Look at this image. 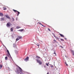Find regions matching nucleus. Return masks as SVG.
<instances>
[{
  "instance_id": "obj_1",
  "label": "nucleus",
  "mask_w": 74,
  "mask_h": 74,
  "mask_svg": "<svg viewBox=\"0 0 74 74\" xmlns=\"http://www.w3.org/2000/svg\"><path fill=\"white\" fill-rule=\"evenodd\" d=\"M17 73L18 74H19V73H20V74H25V73L23 71L19 72V70H17Z\"/></svg>"
},
{
  "instance_id": "obj_2",
  "label": "nucleus",
  "mask_w": 74,
  "mask_h": 74,
  "mask_svg": "<svg viewBox=\"0 0 74 74\" xmlns=\"http://www.w3.org/2000/svg\"><path fill=\"white\" fill-rule=\"evenodd\" d=\"M13 11H14V12H16V13H17V12H18V13H16L17 14V16H18V15H19V14H20V12H19L17 10H16L14 9H13Z\"/></svg>"
},
{
  "instance_id": "obj_3",
  "label": "nucleus",
  "mask_w": 74,
  "mask_h": 74,
  "mask_svg": "<svg viewBox=\"0 0 74 74\" xmlns=\"http://www.w3.org/2000/svg\"><path fill=\"white\" fill-rule=\"evenodd\" d=\"M36 61L37 63H38L40 65H41L42 64V62H41L40 60H36Z\"/></svg>"
},
{
  "instance_id": "obj_4",
  "label": "nucleus",
  "mask_w": 74,
  "mask_h": 74,
  "mask_svg": "<svg viewBox=\"0 0 74 74\" xmlns=\"http://www.w3.org/2000/svg\"><path fill=\"white\" fill-rule=\"evenodd\" d=\"M22 38V36H18V38H17L16 39V41H18L20 39H21Z\"/></svg>"
},
{
  "instance_id": "obj_5",
  "label": "nucleus",
  "mask_w": 74,
  "mask_h": 74,
  "mask_svg": "<svg viewBox=\"0 0 74 74\" xmlns=\"http://www.w3.org/2000/svg\"><path fill=\"white\" fill-rule=\"evenodd\" d=\"M7 52L9 55H7V56L9 57V58H11V55L10 53V52H9V51H8V50H7Z\"/></svg>"
},
{
  "instance_id": "obj_6",
  "label": "nucleus",
  "mask_w": 74,
  "mask_h": 74,
  "mask_svg": "<svg viewBox=\"0 0 74 74\" xmlns=\"http://www.w3.org/2000/svg\"><path fill=\"white\" fill-rule=\"evenodd\" d=\"M29 57H27L25 59H24V60L25 62H27V61H29Z\"/></svg>"
},
{
  "instance_id": "obj_7",
  "label": "nucleus",
  "mask_w": 74,
  "mask_h": 74,
  "mask_svg": "<svg viewBox=\"0 0 74 74\" xmlns=\"http://www.w3.org/2000/svg\"><path fill=\"white\" fill-rule=\"evenodd\" d=\"M6 26L7 27H10L11 26V23L10 22L6 24Z\"/></svg>"
},
{
  "instance_id": "obj_8",
  "label": "nucleus",
  "mask_w": 74,
  "mask_h": 74,
  "mask_svg": "<svg viewBox=\"0 0 74 74\" xmlns=\"http://www.w3.org/2000/svg\"><path fill=\"white\" fill-rule=\"evenodd\" d=\"M18 67L19 69V72H21V71H22V69L21 68V67H19V66H18Z\"/></svg>"
},
{
  "instance_id": "obj_9",
  "label": "nucleus",
  "mask_w": 74,
  "mask_h": 74,
  "mask_svg": "<svg viewBox=\"0 0 74 74\" xmlns=\"http://www.w3.org/2000/svg\"><path fill=\"white\" fill-rule=\"evenodd\" d=\"M71 52L73 53V56H74V51L73 50H71Z\"/></svg>"
},
{
  "instance_id": "obj_10",
  "label": "nucleus",
  "mask_w": 74,
  "mask_h": 74,
  "mask_svg": "<svg viewBox=\"0 0 74 74\" xmlns=\"http://www.w3.org/2000/svg\"><path fill=\"white\" fill-rule=\"evenodd\" d=\"M59 34L60 36L62 37H64V35H63V34Z\"/></svg>"
},
{
  "instance_id": "obj_11",
  "label": "nucleus",
  "mask_w": 74,
  "mask_h": 74,
  "mask_svg": "<svg viewBox=\"0 0 74 74\" xmlns=\"http://www.w3.org/2000/svg\"><path fill=\"white\" fill-rule=\"evenodd\" d=\"M5 16L6 18H8V19H10V16H9L8 15H6Z\"/></svg>"
},
{
  "instance_id": "obj_12",
  "label": "nucleus",
  "mask_w": 74,
  "mask_h": 74,
  "mask_svg": "<svg viewBox=\"0 0 74 74\" xmlns=\"http://www.w3.org/2000/svg\"><path fill=\"white\" fill-rule=\"evenodd\" d=\"M3 9L4 10H7V8H5V7H4L3 8Z\"/></svg>"
},
{
  "instance_id": "obj_13",
  "label": "nucleus",
  "mask_w": 74,
  "mask_h": 74,
  "mask_svg": "<svg viewBox=\"0 0 74 74\" xmlns=\"http://www.w3.org/2000/svg\"><path fill=\"white\" fill-rule=\"evenodd\" d=\"M4 18H1V21H4Z\"/></svg>"
},
{
  "instance_id": "obj_14",
  "label": "nucleus",
  "mask_w": 74,
  "mask_h": 74,
  "mask_svg": "<svg viewBox=\"0 0 74 74\" xmlns=\"http://www.w3.org/2000/svg\"><path fill=\"white\" fill-rule=\"evenodd\" d=\"M23 30H24V29H23L18 30V31H20V32H23Z\"/></svg>"
},
{
  "instance_id": "obj_15",
  "label": "nucleus",
  "mask_w": 74,
  "mask_h": 74,
  "mask_svg": "<svg viewBox=\"0 0 74 74\" xmlns=\"http://www.w3.org/2000/svg\"><path fill=\"white\" fill-rule=\"evenodd\" d=\"M3 13H0V16H3Z\"/></svg>"
},
{
  "instance_id": "obj_16",
  "label": "nucleus",
  "mask_w": 74,
  "mask_h": 74,
  "mask_svg": "<svg viewBox=\"0 0 74 74\" xmlns=\"http://www.w3.org/2000/svg\"><path fill=\"white\" fill-rule=\"evenodd\" d=\"M19 28H21V27L19 26H17L16 27V29H19Z\"/></svg>"
},
{
  "instance_id": "obj_17",
  "label": "nucleus",
  "mask_w": 74,
  "mask_h": 74,
  "mask_svg": "<svg viewBox=\"0 0 74 74\" xmlns=\"http://www.w3.org/2000/svg\"><path fill=\"white\" fill-rule=\"evenodd\" d=\"M36 45H37L38 47H39V46H40V44L39 43H36Z\"/></svg>"
},
{
  "instance_id": "obj_18",
  "label": "nucleus",
  "mask_w": 74,
  "mask_h": 74,
  "mask_svg": "<svg viewBox=\"0 0 74 74\" xmlns=\"http://www.w3.org/2000/svg\"><path fill=\"white\" fill-rule=\"evenodd\" d=\"M11 32H13V28H11L10 29Z\"/></svg>"
},
{
  "instance_id": "obj_19",
  "label": "nucleus",
  "mask_w": 74,
  "mask_h": 74,
  "mask_svg": "<svg viewBox=\"0 0 74 74\" xmlns=\"http://www.w3.org/2000/svg\"><path fill=\"white\" fill-rule=\"evenodd\" d=\"M5 60H7V59H8V58L7 56H6L5 57Z\"/></svg>"
},
{
  "instance_id": "obj_20",
  "label": "nucleus",
  "mask_w": 74,
  "mask_h": 74,
  "mask_svg": "<svg viewBox=\"0 0 74 74\" xmlns=\"http://www.w3.org/2000/svg\"><path fill=\"white\" fill-rule=\"evenodd\" d=\"M3 67V66L1 65H0V69H1Z\"/></svg>"
},
{
  "instance_id": "obj_21",
  "label": "nucleus",
  "mask_w": 74,
  "mask_h": 74,
  "mask_svg": "<svg viewBox=\"0 0 74 74\" xmlns=\"http://www.w3.org/2000/svg\"><path fill=\"white\" fill-rule=\"evenodd\" d=\"M46 66H49V63H47L46 64Z\"/></svg>"
},
{
  "instance_id": "obj_22",
  "label": "nucleus",
  "mask_w": 74,
  "mask_h": 74,
  "mask_svg": "<svg viewBox=\"0 0 74 74\" xmlns=\"http://www.w3.org/2000/svg\"><path fill=\"white\" fill-rule=\"evenodd\" d=\"M60 40L61 41H64V39H60Z\"/></svg>"
},
{
  "instance_id": "obj_23",
  "label": "nucleus",
  "mask_w": 74,
  "mask_h": 74,
  "mask_svg": "<svg viewBox=\"0 0 74 74\" xmlns=\"http://www.w3.org/2000/svg\"><path fill=\"white\" fill-rule=\"evenodd\" d=\"M36 58H38V59H40V57H38V56H36Z\"/></svg>"
},
{
  "instance_id": "obj_24",
  "label": "nucleus",
  "mask_w": 74,
  "mask_h": 74,
  "mask_svg": "<svg viewBox=\"0 0 74 74\" xmlns=\"http://www.w3.org/2000/svg\"><path fill=\"white\" fill-rule=\"evenodd\" d=\"M38 23H39L40 24V25H41L42 26V24L41 23L38 22Z\"/></svg>"
},
{
  "instance_id": "obj_25",
  "label": "nucleus",
  "mask_w": 74,
  "mask_h": 74,
  "mask_svg": "<svg viewBox=\"0 0 74 74\" xmlns=\"http://www.w3.org/2000/svg\"><path fill=\"white\" fill-rule=\"evenodd\" d=\"M53 54H55V56H56V53H55V51H54V52L53 53Z\"/></svg>"
},
{
  "instance_id": "obj_26",
  "label": "nucleus",
  "mask_w": 74,
  "mask_h": 74,
  "mask_svg": "<svg viewBox=\"0 0 74 74\" xmlns=\"http://www.w3.org/2000/svg\"><path fill=\"white\" fill-rule=\"evenodd\" d=\"M55 38H57L58 40H59V38H58V37H56Z\"/></svg>"
},
{
  "instance_id": "obj_27",
  "label": "nucleus",
  "mask_w": 74,
  "mask_h": 74,
  "mask_svg": "<svg viewBox=\"0 0 74 74\" xmlns=\"http://www.w3.org/2000/svg\"><path fill=\"white\" fill-rule=\"evenodd\" d=\"M52 34H53L54 37H56V36H55V34H53V33H52Z\"/></svg>"
},
{
  "instance_id": "obj_28",
  "label": "nucleus",
  "mask_w": 74,
  "mask_h": 74,
  "mask_svg": "<svg viewBox=\"0 0 74 74\" xmlns=\"http://www.w3.org/2000/svg\"><path fill=\"white\" fill-rule=\"evenodd\" d=\"M50 67L51 68H52L53 67V65H50Z\"/></svg>"
},
{
  "instance_id": "obj_29",
  "label": "nucleus",
  "mask_w": 74,
  "mask_h": 74,
  "mask_svg": "<svg viewBox=\"0 0 74 74\" xmlns=\"http://www.w3.org/2000/svg\"><path fill=\"white\" fill-rule=\"evenodd\" d=\"M65 64H66V66H68V64H67V63H66V62H65Z\"/></svg>"
},
{
  "instance_id": "obj_30",
  "label": "nucleus",
  "mask_w": 74,
  "mask_h": 74,
  "mask_svg": "<svg viewBox=\"0 0 74 74\" xmlns=\"http://www.w3.org/2000/svg\"><path fill=\"white\" fill-rule=\"evenodd\" d=\"M48 30H49V32H51V30H50V29L49 28H48Z\"/></svg>"
},
{
  "instance_id": "obj_31",
  "label": "nucleus",
  "mask_w": 74,
  "mask_h": 74,
  "mask_svg": "<svg viewBox=\"0 0 74 74\" xmlns=\"http://www.w3.org/2000/svg\"><path fill=\"white\" fill-rule=\"evenodd\" d=\"M53 41L54 42H56V40H54Z\"/></svg>"
},
{
  "instance_id": "obj_32",
  "label": "nucleus",
  "mask_w": 74,
  "mask_h": 74,
  "mask_svg": "<svg viewBox=\"0 0 74 74\" xmlns=\"http://www.w3.org/2000/svg\"><path fill=\"white\" fill-rule=\"evenodd\" d=\"M42 26H43V27H45V26L43 25H42Z\"/></svg>"
},
{
  "instance_id": "obj_33",
  "label": "nucleus",
  "mask_w": 74,
  "mask_h": 74,
  "mask_svg": "<svg viewBox=\"0 0 74 74\" xmlns=\"http://www.w3.org/2000/svg\"><path fill=\"white\" fill-rule=\"evenodd\" d=\"M60 47L61 48H63V46H60Z\"/></svg>"
},
{
  "instance_id": "obj_34",
  "label": "nucleus",
  "mask_w": 74,
  "mask_h": 74,
  "mask_svg": "<svg viewBox=\"0 0 74 74\" xmlns=\"http://www.w3.org/2000/svg\"><path fill=\"white\" fill-rule=\"evenodd\" d=\"M44 67L45 68V67H46V65H45V66H44Z\"/></svg>"
},
{
  "instance_id": "obj_35",
  "label": "nucleus",
  "mask_w": 74,
  "mask_h": 74,
  "mask_svg": "<svg viewBox=\"0 0 74 74\" xmlns=\"http://www.w3.org/2000/svg\"><path fill=\"white\" fill-rule=\"evenodd\" d=\"M12 20H13V21H14V18H12Z\"/></svg>"
},
{
  "instance_id": "obj_36",
  "label": "nucleus",
  "mask_w": 74,
  "mask_h": 74,
  "mask_svg": "<svg viewBox=\"0 0 74 74\" xmlns=\"http://www.w3.org/2000/svg\"><path fill=\"white\" fill-rule=\"evenodd\" d=\"M47 74H49V72H47Z\"/></svg>"
},
{
  "instance_id": "obj_37",
  "label": "nucleus",
  "mask_w": 74,
  "mask_h": 74,
  "mask_svg": "<svg viewBox=\"0 0 74 74\" xmlns=\"http://www.w3.org/2000/svg\"><path fill=\"white\" fill-rule=\"evenodd\" d=\"M64 39H65V40H67V39L66 38H64Z\"/></svg>"
},
{
  "instance_id": "obj_38",
  "label": "nucleus",
  "mask_w": 74,
  "mask_h": 74,
  "mask_svg": "<svg viewBox=\"0 0 74 74\" xmlns=\"http://www.w3.org/2000/svg\"><path fill=\"white\" fill-rule=\"evenodd\" d=\"M15 72H16V70L15 71Z\"/></svg>"
},
{
  "instance_id": "obj_39",
  "label": "nucleus",
  "mask_w": 74,
  "mask_h": 74,
  "mask_svg": "<svg viewBox=\"0 0 74 74\" xmlns=\"http://www.w3.org/2000/svg\"><path fill=\"white\" fill-rule=\"evenodd\" d=\"M14 45H15V44H14Z\"/></svg>"
}]
</instances>
